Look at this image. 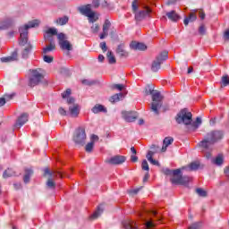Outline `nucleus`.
I'll return each instance as SVG.
<instances>
[{
  "label": "nucleus",
  "mask_w": 229,
  "mask_h": 229,
  "mask_svg": "<svg viewBox=\"0 0 229 229\" xmlns=\"http://www.w3.org/2000/svg\"><path fill=\"white\" fill-rule=\"evenodd\" d=\"M111 26H112V23L108 20H106L104 21L103 32L99 36L101 40H103V38L108 37V30H110Z\"/></svg>",
  "instance_id": "obj_15"
},
{
  "label": "nucleus",
  "mask_w": 229,
  "mask_h": 229,
  "mask_svg": "<svg viewBox=\"0 0 229 229\" xmlns=\"http://www.w3.org/2000/svg\"><path fill=\"white\" fill-rule=\"evenodd\" d=\"M148 162H150V164H152V165H160V163H158V161L155 160V159H149Z\"/></svg>",
  "instance_id": "obj_61"
},
{
  "label": "nucleus",
  "mask_w": 229,
  "mask_h": 229,
  "mask_svg": "<svg viewBox=\"0 0 229 229\" xmlns=\"http://www.w3.org/2000/svg\"><path fill=\"white\" fill-rule=\"evenodd\" d=\"M201 124V118L197 117L196 122L191 124V128L196 131L198 128H199V125Z\"/></svg>",
  "instance_id": "obj_37"
},
{
  "label": "nucleus",
  "mask_w": 229,
  "mask_h": 229,
  "mask_svg": "<svg viewBox=\"0 0 229 229\" xmlns=\"http://www.w3.org/2000/svg\"><path fill=\"white\" fill-rule=\"evenodd\" d=\"M149 13H151V9L149 8L135 13L134 19L136 21V24H139V22H142V21H144V19H146L147 16L149 15Z\"/></svg>",
  "instance_id": "obj_13"
},
{
  "label": "nucleus",
  "mask_w": 229,
  "mask_h": 229,
  "mask_svg": "<svg viewBox=\"0 0 229 229\" xmlns=\"http://www.w3.org/2000/svg\"><path fill=\"white\" fill-rule=\"evenodd\" d=\"M41 83H44V70L40 68L30 69L28 78L29 87H38Z\"/></svg>",
  "instance_id": "obj_3"
},
{
  "label": "nucleus",
  "mask_w": 229,
  "mask_h": 229,
  "mask_svg": "<svg viewBox=\"0 0 229 229\" xmlns=\"http://www.w3.org/2000/svg\"><path fill=\"white\" fill-rule=\"evenodd\" d=\"M212 164L221 166L223 164H225V156L223 154H218L216 158L212 159Z\"/></svg>",
  "instance_id": "obj_21"
},
{
  "label": "nucleus",
  "mask_w": 229,
  "mask_h": 229,
  "mask_svg": "<svg viewBox=\"0 0 229 229\" xmlns=\"http://www.w3.org/2000/svg\"><path fill=\"white\" fill-rule=\"evenodd\" d=\"M198 19V16H196V13H191L189 17L184 18L183 24L186 26H189V22H194Z\"/></svg>",
  "instance_id": "obj_26"
},
{
  "label": "nucleus",
  "mask_w": 229,
  "mask_h": 229,
  "mask_svg": "<svg viewBox=\"0 0 229 229\" xmlns=\"http://www.w3.org/2000/svg\"><path fill=\"white\" fill-rule=\"evenodd\" d=\"M189 171H198L199 169V162H192L188 165Z\"/></svg>",
  "instance_id": "obj_34"
},
{
  "label": "nucleus",
  "mask_w": 229,
  "mask_h": 229,
  "mask_svg": "<svg viewBox=\"0 0 229 229\" xmlns=\"http://www.w3.org/2000/svg\"><path fill=\"white\" fill-rule=\"evenodd\" d=\"M173 176L171 182L175 185H189V182H191V177L182 175L181 169L174 170Z\"/></svg>",
  "instance_id": "obj_6"
},
{
  "label": "nucleus",
  "mask_w": 229,
  "mask_h": 229,
  "mask_svg": "<svg viewBox=\"0 0 229 229\" xmlns=\"http://www.w3.org/2000/svg\"><path fill=\"white\" fill-rule=\"evenodd\" d=\"M166 17H168L169 21H172V22H178V21H180V15L176 13V11L166 13Z\"/></svg>",
  "instance_id": "obj_20"
},
{
  "label": "nucleus",
  "mask_w": 229,
  "mask_h": 229,
  "mask_svg": "<svg viewBox=\"0 0 229 229\" xmlns=\"http://www.w3.org/2000/svg\"><path fill=\"white\" fill-rule=\"evenodd\" d=\"M17 52H13L11 55L6 57H1L0 62L2 64H10L11 62H17Z\"/></svg>",
  "instance_id": "obj_17"
},
{
  "label": "nucleus",
  "mask_w": 229,
  "mask_h": 229,
  "mask_svg": "<svg viewBox=\"0 0 229 229\" xmlns=\"http://www.w3.org/2000/svg\"><path fill=\"white\" fill-rule=\"evenodd\" d=\"M39 24L40 21L38 20H34L20 28V46L28 44V30H30V28H37Z\"/></svg>",
  "instance_id": "obj_4"
},
{
  "label": "nucleus",
  "mask_w": 229,
  "mask_h": 229,
  "mask_svg": "<svg viewBox=\"0 0 229 229\" xmlns=\"http://www.w3.org/2000/svg\"><path fill=\"white\" fill-rule=\"evenodd\" d=\"M4 105H6V98L2 97V98H0V108H1V106H4Z\"/></svg>",
  "instance_id": "obj_59"
},
{
  "label": "nucleus",
  "mask_w": 229,
  "mask_h": 229,
  "mask_svg": "<svg viewBox=\"0 0 229 229\" xmlns=\"http://www.w3.org/2000/svg\"><path fill=\"white\" fill-rule=\"evenodd\" d=\"M135 222L133 221H124L123 222V226L124 229H137V227H133Z\"/></svg>",
  "instance_id": "obj_32"
},
{
  "label": "nucleus",
  "mask_w": 229,
  "mask_h": 229,
  "mask_svg": "<svg viewBox=\"0 0 229 229\" xmlns=\"http://www.w3.org/2000/svg\"><path fill=\"white\" fill-rule=\"evenodd\" d=\"M94 149V142L89 141L86 146H85V151L87 153H92V150Z\"/></svg>",
  "instance_id": "obj_39"
},
{
  "label": "nucleus",
  "mask_w": 229,
  "mask_h": 229,
  "mask_svg": "<svg viewBox=\"0 0 229 229\" xmlns=\"http://www.w3.org/2000/svg\"><path fill=\"white\" fill-rule=\"evenodd\" d=\"M92 5L90 4H88L86 5L79 6L78 12L81 13V15H85L86 17H89V22L94 23L96 21H98V18H96V13L92 12Z\"/></svg>",
  "instance_id": "obj_8"
},
{
  "label": "nucleus",
  "mask_w": 229,
  "mask_h": 229,
  "mask_svg": "<svg viewBox=\"0 0 229 229\" xmlns=\"http://www.w3.org/2000/svg\"><path fill=\"white\" fill-rule=\"evenodd\" d=\"M74 98H72V97H69L68 98H67V100H66V102H67V104L68 105H74Z\"/></svg>",
  "instance_id": "obj_58"
},
{
  "label": "nucleus",
  "mask_w": 229,
  "mask_h": 229,
  "mask_svg": "<svg viewBox=\"0 0 229 229\" xmlns=\"http://www.w3.org/2000/svg\"><path fill=\"white\" fill-rule=\"evenodd\" d=\"M199 17H200L201 21H203L205 19V13L199 12Z\"/></svg>",
  "instance_id": "obj_64"
},
{
  "label": "nucleus",
  "mask_w": 229,
  "mask_h": 229,
  "mask_svg": "<svg viewBox=\"0 0 229 229\" xmlns=\"http://www.w3.org/2000/svg\"><path fill=\"white\" fill-rule=\"evenodd\" d=\"M199 35H205V33H207V29L205 28V25H201L199 28Z\"/></svg>",
  "instance_id": "obj_53"
},
{
  "label": "nucleus",
  "mask_w": 229,
  "mask_h": 229,
  "mask_svg": "<svg viewBox=\"0 0 229 229\" xmlns=\"http://www.w3.org/2000/svg\"><path fill=\"white\" fill-rule=\"evenodd\" d=\"M173 173H174V170H171L169 168H165L164 170V174H166V176H173Z\"/></svg>",
  "instance_id": "obj_52"
},
{
  "label": "nucleus",
  "mask_w": 229,
  "mask_h": 229,
  "mask_svg": "<svg viewBox=\"0 0 229 229\" xmlns=\"http://www.w3.org/2000/svg\"><path fill=\"white\" fill-rule=\"evenodd\" d=\"M31 176H33V169L26 168L25 174L23 177L24 183H30V180Z\"/></svg>",
  "instance_id": "obj_23"
},
{
  "label": "nucleus",
  "mask_w": 229,
  "mask_h": 229,
  "mask_svg": "<svg viewBox=\"0 0 229 229\" xmlns=\"http://www.w3.org/2000/svg\"><path fill=\"white\" fill-rule=\"evenodd\" d=\"M58 112H59L60 115H63V116L67 115V110H65V108H64L62 106L59 107Z\"/></svg>",
  "instance_id": "obj_55"
},
{
  "label": "nucleus",
  "mask_w": 229,
  "mask_h": 229,
  "mask_svg": "<svg viewBox=\"0 0 229 229\" xmlns=\"http://www.w3.org/2000/svg\"><path fill=\"white\" fill-rule=\"evenodd\" d=\"M99 47L102 49L103 53H106L108 47H106V42H101Z\"/></svg>",
  "instance_id": "obj_51"
},
{
  "label": "nucleus",
  "mask_w": 229,
  "mask_h": 229,
  "mask_svg": "<svg viewBox=\"0 0 229 229\" xmlns=\"http://www.w3.org/2000/svg\"><path fill=\"white\" fill-rule=\"evenodd\" d=\"M155 153H158V150H155V151H152V150H149L146 156L147 159L149 161L151 159H153V156L155 155Z\"/></svg>",
  "instance_id": "obj_48"
},
{
  "label": "nucleus",
  "mask_w": 229,
  "mask_h": 229,
  "mask_svg": "<svg viewBox=\"0 0 229 229\" xmlns=\"http://www.w3.org/2000/svg\"><path fill=\"white\" fill-rule=\"evenodd\" d=\"M13 19H7L4 21V28H12L13 26Z\"/></svg>",
  "instance_id": "obj_41"
},
{
  "label": "nucleus",
  "mask_w": 229,
  "mask_h": 229,
  "mask_svg": "<svg viewBox=\"0 0 229 229\" xmlns=\"http://www.w3.org/2000/svg\"><path fill=\"white\" fill-rule=\"evenodd\" d=\"M195 192L199 196L200 198H207V191L203 190L202 188H197L195 190Z\"/></svg>",
  "instance_id": "obj_36"
},
{
  "label": "nucleus",
  "mask_w": 229,
  "mask_h": 229,
  "mask_svg": "<svg viewBox=\"0 0 229 229\" xmlns=\"http://www.w3.org/2000/svg\"><path fill=\"white\" fill-rule=\"evenodd\" d=\"M116 53L117 55H119V56H124L125 58L129 55L128 52L124 49V44L118 45L116 48Z\"/></svg>",
  "instance_id": "obj_24"
},
{
  "label": "nucleus",
  "mask_w": 229,
  "mask_h": 229,
  "mask_svg": "<svg viewBox=\"0 0 229 229\" xmlns=\"http://www.w3.org/2000/svg\"><path fill=\"white\" fill-rule=\"evenodd\" d=\"M222 87H228L229 85V78L228 75L223 76L221 81Z\"/></svg>",
  "instance_id": "obj_40"
},
{
  "label": "nucleus",
  "mask_w": 229,
  "mask_h": 229,
  "mask_svg": "<svg viewBox=\"0 0 229 229\" xmlns=\"http://www.w3.org/2000/svg\"><path fill=\"white\" fill-rule=\"evenodd\" d=\"M28 123V114L23 113L19 118L18 122L16 123V128H21V126H24Z\"/></svg>",
  "instance_id": "obj_19"
},
{
  "label": "nucleus",
  "mask_w": 229,
  "mask_h": 229,
  "mask_svg": "<svg viewBox=\"0 0 229 229\" xmlns=\"http://www.w3.org/2000/svg\"><path fill=\"white\" fill-rule=\"evenodd\" d=\"M99 31V24L95 23L91 26V32L98 33Z\"/></svg>",
  "instance_id": "obj_50"
},
{
  "label": "nucleus",
  "mask_w": 229,
  "mask_h": 229,
  "mask_svg": "<svg viewBox=\"0 0 229 229\" xmlns=\"http://www.w3.org/2000/svg\"><path fill=\"white\" fill-rule=\"evenodd\" d=\"M126 162V157L116 155L112 157L109 159L106 160V164H109L110 165H121Z\"/></svg>",
  "instance_id": "obj_12"
},
{
  "label": "nucleus",
  "mask_w": 229,
  "mask_h": 229,
  "mask_svg": "<svg viewBox=\"0 0 229 229\" xmlns=\"http://www.w3.org/2000/svg\"><path fill=\"white\" fill-rule=\"evenodd\" d=\"M107 59H108V63L109 64H115L117 61L115 60V56L114 55V53H112V51H108L106 54Z\"/></svg>",
  "instance_id": "obj_35"
},
{
  "label": "nucleus",
  "mask_w": 229,
  "mask_h": 229,
  "mask_svg": "<svg viewBox=\"0 0 229 229\" xmlns=\"http://www.w3.org/2000/svg\"><path fill=\"white\" fill-rule=\"evenodd\" d=\"M48 174V179L46 182L47 189H51L52 191H55L56 189V182L53 180V178H57V176H60L62 178V174L60 173H52L49 168H45L44 169V176H47Z\"/></svg>",
  "instance_id": "obj_9"
},
{
  "label": "nucleus",
  "mask_w": 229,
  "mask_h": 229,
  "mask_svg": "<svg viewBox=\"0 0 229 229\" xmlns=\"http://www.w3.org/2000/svg\"><path fill=\"white\" fill-rule=\"evenodd\" d=\"M82 85H92V82L89 81V80H82Z\"/></svg>",
  "instance_id": "obj_63"
},
{
  "label": "nucleus",
  "mask_w": 229,
  "mask_h": 229,
  "mask_svg": "<svg viewBox=\"0 0 229 229\" xmlns=\"http://www.w3.org/2000/svg\"><path fill=\"white\" fill-rule=\"evenodd\" d=\"M31 49H33V47H31L30 44H28L25 48L23 49V51L21 52V55L22 58H29L30 57V54L31 53Z\"/></svg>",
  "instance_id": "obj_28"
},
{
  "label": "nucleus",
  "mask_w": 229,
  "mask_h": 229,
  "mask_svg": "<svg viewBox=\"0 0 229 229\" xmlns=\"http://www.w3.org/2000/svg\"><path fill=\"white\" fill-rule=\"evenodd\" d=\"M12 176H17V174H15V171H13V169L8 168L3 174V178H12Z\"/></svg>",
  "instance_id": "obj_30"
},
{
  "label": "nucleus",
  "mask_w": 229,
  "mask_h": 229,
  "mask_svg": "<svg viewBox=\"0 0 229 229\" xmlns=\"http://www.w3.org/2000/svg\"><path fill=\"white\" fill-rule=\"evenodd\" d=\"M145 96L152 97V103L150 104V112L155 115H160V108L164 105V96L151 85H148L144 89Z\"/></svg>",
  "instance_id": "obj_1"
},
{
  "label": "nucleus",
  "mask_w": 229,
  "mask_h": 229,
  "mask_svg": "<svg viewBox=\"0 0 229 229\" xmlns=\"http://www.w3.org/2000/svg\"><path fill=\"white\" fill-rule=\"evenodd\" d=\"M173 142H174V139H173V137L165 138L163 140V147L161 148V153H165V151H167V148H169V146H171Z\"/></svg>",
  "instance_id": "obj_18"
},
{
  "label": "nucleus",
  "mask_w": 229,
  "mask_h": 229,
  "mask_svg": "<svg viewBox=\"0 0 229 229\" xmlns=\"http://www.w3.org/2000/svg\"><path fill=\"white\" fill-rule=\"evenodd\" d=\"M145 226L147 229L155 228L157 226V224L153 222V220H148L145 223Z\"/></svg>",
  "instance_id": "obj_44"
},
{
  "label": "nucleus",
  "mask_w": 229,
  "mask_h": 229,
  "mask_svg": "<svg viewBox=\"0 0 229 229\" xmlns=\"http://www.w3.org/2000/svg\"><path fill=\"white\" fill-rule=\"evenodd\" d=\"M113 89H117V90H123V89H124V85H123V84H114V86H113Z\"/></svg>",
  "instance_id": "obj_56"
},
{
  "label": "nucleus",
  "mask_w": 229,
  "mask_h": 229,
  "mask_svg": "<svg viewBox=\"0 0 229 229\" xmlns=\"http://www.w3.org/2000/svg\"><path fill=\"white\" fill-rule=\"evenodd\" d=\"M98 140H99V136L92 134L90 137V142H93V144H95V142H98Z\"/></svg>",
  "instance_id": "obj_54"
},
{
  "label": "nucleus",
  "mask_w": 229,
  "mask_h": 229,
  "mask_svg": "<svg viewBox=\"0 0 229 229\" xmlns=\"http://www.w3.org/2000/svg\"><path fill=\"white\" fill-rule=\"evenodd\" d=\"M71 89H67L64 93H62L63 99H65L71 96Z\"/></svg>",
  "instance_id": "obj_49"
},
{
  "label": "nucleus",
  "mask_w": 229,
  "mask_h": 229,
  "mask_svg": "<svg viewBox=\"0 0 229 229\" xmlns=\"http://www.w3.org/2000/svg\"><path fill=\"white\" fill-rule=\"evenodd\" d=\"M70 115L72 117H78L80 114V106L78 105H73L72 106H69Z\"/></svg>",
  "instance_id": "obj_22"
},
{
  "label": "nucleus",
  "mask_w": 229,
  "mask_h": 229,
  "mask_svg": "<svg viewBox=\"0 0 229 229\" xmlns=\"http://www.w3.org/2000/svg\"><path fill=\"white\" fill-rule=\"evenodd\" d=\"M72 140L78 146H85V141L87 140V133L85 132V129H77L73 134Z\"/></svg>",
  "instance_id": "obj_10"
},
{
  "label": "nucleus",
  "mask_w": 229,
  "mask_h": 229,
  "mask_svg": "<svg viewBox=\"0 0 229 229\" xmlns=\"http://www.w3.org/2000/svg\"><path fill=\"white\" fill-rule=\"evenodd\" d=\"M131 48L134 49V51H146L148 47L144 43H139L137 41H132L131 43Z\"/></svg>",
  "instance_id": "obj_16"
},
{
  "label": "nucleus",
  "mask_w": 229,
  "mask_h": 229,
  "mask_svg": "<svg viewBox=\"0 0 229 229\" xmlns=\"http://www.w3.org/2000/svg\"><path fill=\"white\" fill-rule=\"evenodd\" d=\"M92 6L93 8H99V0H93Z\"/></svg>",
  "instance_id": "obj_57"
},
{
  "label": "nucleus",
  "mask_w": 229,
  "mask_h": 229,
  "mask_svg": "<svg viewBox=\"0 0 229 229\" xmlns=\"http://www.w3.org/2000/svg\"><path fill=\"white\" fill-rule=\"evenodd\" d=\"M131 161L135 163V162H139V157L137 156H135V154L131 156Z\"/></svg>",
  "instance_id": "obj_60"
},
{
  "label": "nucleus",
  "mask_w": 229,
  "mask_h": 229,
  "mask_svg": "<svg viewBox=\"0 0 229 229\" xmlns=\"http://www.w3.org/2000/svg\"><path fill=\"white\" fill-rule=\"evenodd\" d=\"M43 60L44 62H46V64H51L53 63V60H55V58L45 54V55L43 56Z\"/></svg>",
  "instance_id": "obj_46"
},
{
  "label": "nucleus",
  "mask_w": 229,
  "mask_h": 229,
  "mask_svg": "<svg viewBox=\"0 0 229 229\" xmlns=\"http://www.w3.org/2000/svg\"><path fill=\"white\" fill-rule=\"evenodd\" d=\"M14 96H15V93L4 94V99H5V103L8 102V101H12V99H13Z\"/></svg>",
  "instance_id": "obj_45"
},
{
  "label": "nucleus",
  "mask_w": 229,
  "mask_h": 229,
  "mask_svg": "<svg viewBox=\"0 0 229 229\" xmlns=\"http://www.w3.org/2000/svg\"><path fill=\"white\" fill-rule=\"evenodd\" d=\"M221 139H223V131H212L206 134L204 140L199 142L198 146L202 148V151H212L214 144L217 142V140H221Z\"/></svg>",
  "instance_id": "obj_2"
},
{
  "label": "nucleus",
  "mask_w": 229,
  "mask_h": 229,
  "mask_svg": "<svg viewBox=\"0 0 229 229\" xmlns=\"http://www.w3.org/2000/svg\"><path fill=\"white\" fill-rule=\"evenodd\" d=\"M167 58H169V52H161L152 62L151 71L153 72H158V71H160L161 65L164 64V62H165V60H167Z\"/></svg>",
  "instance_id": "obj_7"
},
{
  "label": "nucleus",
  "mask_w": 229,
  "mask_h": 229,
  "mask_svg": "<svg viewBox=\"0 0 229 229\" xmlns=\"http://www.w3.org/2000/svg\"><path fill=\"white\" fill-rule=\"evenodd\" d=\"M132 13H137L139 10V0H133L131 4Z\"/></svg>",
  "instance_id": "obj_38"
},
{
  "label": "nucleus",
  "mask_w": 229,
  "mask_h": 229,
  "mask_svg": "<svg viewBox=\"0 0 229 229\" xmlns=\"http://www.w3.org/2000/svg\"><path fill=\"white\" fill-rule=\"evenodd\" d=\"M224 38H225V40H229V29L225 31V33H224Z\"/></svg>",
  "instance_id": "obj_62"
},
{
  "label": "nucleus",
  "mask_w": 229,
  "mask_h": 229,
  "mask_svg": "<svg viewBox=\"0 0 229 229\" xmlns=\"http://www.w3.org/2000/svg\"><path fill=\"white\" fill-rule=\"evenodd\" d=\"M57 26H65L69 22V16H63L55 21Z\"/></svg>",
  "instance_id": "obj_25"
},
{
  "label": "nucleus",
  "mask_w": 229,
  "mask_h": 229,
  "mask_svg": "<svg viewBox=\"0 0 229 229\" xmlns=\"http://www.w3.org/2000/svg\"><path fill=\"white\" fill-rule=\"evenodd\" d=\"M121 98H123V93H116L109 98V101L110 103H117L121 101Z\"/></svg>",
  "instance_id": "obj_31"
},
{
  "label": "nucleus",
  "mask_w": 229,
  "mask_h": 229,
  "mask_svg": "<svg viewBox=\"0 0 229 229\" xmlns=\"http://www.w3.org/2000/svg\"><path fill=\"white\" fill-rule=\"evenodd\" d=\"M141 168L143 171H149V165L148 164V161L146 159L142 161Z\"/></svg>",
  "instance_id": "obj_47"
},
{
  "label": "nucleus",
  "mask_w": 229,
  "mask_h": 229,
  "mask_svg": "<svg viewBox=\"0 0 229 229\" xmlns=\"http://www.w3.org/2000/svg\"><path fill=\"white\" fill-rule=\"evenodd\" d=\"M57 38L59 41V46L61 49L65 50V51H72V45L69 40H67V37L64 33H59L57 35Z\"/></svg>",
  "instance_id": "obj_11"
},
{
  "label": "nucleus",
  "mask_w": 229,
  "mask_h": 229,
  "mask_svg": "<svg viewBox=\"0 0 229 229\" xmlns=\"http://www.w3.org/2000/svg\"><path fill=\"white\" fill-rule=\"evenodd\" d=\"M47 37H50L49 35H57L58 36V30H56V29L55 28H50L48 29L47 31Z\"/></svg>",
  "instance_id": "obj_43"
},
{
  "label": "nucleus",
  "mask_w": 229,
  "mask_h": 229,
  "mask_svg": "<svg viewBox=\"0 0 229 229\" xmlns=\"http://www.w3.org/2000/svg\"><path fill=\"white\" fill-rule=\"evenodd\" d=\"M103 214V208H101V206H99L97 210L91 215V219H98V217H99V216H101Z\"/></svg>",
  "instance_id": "obj_33"
},
{
  "label": "nucleus",
  "mask_w": 229,
  "mask_h": 229,
  "mask_svg": "<svg viewBox=\"0 0 229 229\" xmlns=\"http://www.w3.org/2000/svg\"><path fill=\"white\" fill-rule=\"evenodd\" d=\"M91 112H93V114H99V112L106 113V108L103 105L97 104L91 109Z\"/></svg>",
  "instance_id": "obj_27"
},
{
  "label": "nucleus",
  "mask_w": 229,
  "mask_h": 229,
  "mask_svg": "<svg viewBox=\"0 0 229 229\" xmlns=\"http://www.w3.org/2000/svg\"><path fill=\"white\" fill-rule=\"evenodd\" d=\"M122 117L126 123H133L139 117L136 112L133 111H123Z\"/></svg>",
  "instance_id": "obj_14"
},
{
  "label": "nucleus",
  "mask_w": 229,
  "mask_h": 229,
  "mask_svg": "<svg viewBox=\"0 0 229 229\" xmlns=\"http://www.w3.org/2000/svg\"><path fill=\"white\" fill-rule=\"evenodd\" d=\"M56 49V46L55 43L51 42L49 46L43 48V55H47V53H51V51H55Z\"/></svg>",
  "instance_id": "obj_29"
},
{
  "label": "nucleus",
  "mask_w": 229,
  "mask_h": 229,
  "mask_svg": "<svg viewBox=\"0 0 229 229\" xmlns=\"http://www.w3.org/2000/svg\"><path fill=\"white\" fill-rule=\"evenodd\" d=\"M201 226H203V223L202 222H196L193 223L189 229H201Z\"/></svg>",
  "instance_id": "obj_42"
},
{
  "label": "nucleus",
  "mask_w": 229,
  "mask_h": 229,
  "mask_svg": "<svg viewBox=\"0 0 229 229\" xmlns=\"http://www.w3.org/2000/svg\"><path fill=\"white\" fill-rule=\"evenodd\" d=\"M177 124H185L189 126L192 123V113L189 112L187 108L182 109L175 116Z\"/></svg>",
  "instance_id": "obj_5"
}]
</instances>
